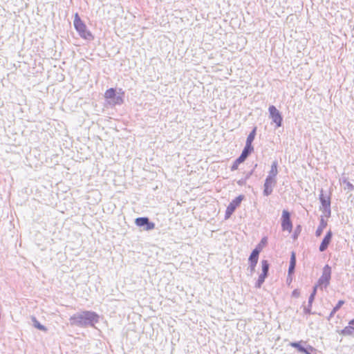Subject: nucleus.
Returning <instances> with one entry per match:
<instances>
[{
  "instance_id": "2",
  "label": "nucleus",
  "mask_w": 354,
  "mask_h": 354,
  "mask_svg": "<svg viewBox=\"0 0 354 354\" xmlns=\"http://www.w3.org/2000/svg\"><path fill=\"white\" fill-rule=\"evenodd\" d=\"M73 24L75 28L78 32L81 37L88 40H91L93 39L92 34L87 30L86 26L81 20L77 13L75 15Z\"/></svg>"
},
{
  "instance_id": "21",
  "label": "nucleus",
  "mask_w": 354,
  "mask_h": 354,
  "mask_svg": "<svg viewBox=\"0 0 354 354\" xmlns=\"http://www.w3.org/2000/svg\"><path fill=\"white\" fill-rule=\"evenodd\" d=\"M257 132V127H255L252 131L249 133L246 139V143L252 145V142L254 140Z\"/></svg>"
},
{
  "instance_id": "23",
  "label": "nucleus",
  "mask_w": 354,
  "mask_h": 354,
  "mask_svg": "<svg viewBox=\"0 0 354 354\" xmlns=\"http://www.w3.org/2000/svg\"><path fill=\"white\" fill-rule=\"evenodd\" d=\"M267 276L268 275L261 273L259 276L258 280H257V281L255 283V287L258 288H261V285L265 281V279L267 277Z\"/></svg>"
},
{
  "instance_id": "33",
  "label": "nucleus",
  "mask_w": 354,
  "mask_h": 354,
  "mask_svg": "<svg viewBox=\"0 0 354 354\" xmlns=\"http://www.w3.org/2000/svg\"><path fill=\"white\" fill-rule=\"evenodd\" d=\"M318 286H317V285H315V286L313 287V292H312V293H311V294H314V295L315 296L316 292H317V287H318Z\"/></svg>"
},
{
  "instance_id": "4",
  "label": "nucleus",
  "mask_w": 354,
  "mask_h": 354,
  "mask_svg": "<svg viewBox=\"0 0 354 354\" xmlns=\"http://www.w3.org/2000/svg\"><path fill=\"white\" fill-rule=\"evenodd\" d=\"M290 346L297 348L299 353L304 354H316L315 349L312 346L307 344L306 342H290Z\"/></svg>"
},
{
  "instance_id": "9",
  "label": "nucleus",
  "mask_w": 354,
  "mask_h": 354,
  "mask_svg": "<svg viewBox=\"0 0 354 354\" xmlns=\"http://www.w3.org/2000/svg\"><path fill=\"white\" fill-rule=\"evenodd\" d=\"M137 226L143 227L145 230L149 231L155 227V224L151 222L147 217H139L135 221Z\"/></svg>"
},
{
  "instance_id": "28",
  "label": "nucleus",
  "mask_w": 354,
  "mask_h": 354,
  "mask_svg": "<svg viewBox=\"0 0 354 354\" xmlns=\"http://www.w3.org/2000/svg\"><path fill=\"white\" fill-rule=\"evenodd\" d=\"M246 181H247V179L244 177V178L240 179L239 180H238L237 183L239 185L243 186V185H245Z\"/></svg>"
},
{
  "instance_id": "17",
  "label": "nucleus",
  "mask_w": 354,
  "mask_h": 354,
  "mask_svg": "<svg viewBox=\"0 0 354 354\" xmlns=\"http://www.w3.org/2000/svg\"><path fill=\"white\" fill-rule=\"evenodd\" d=\"M253 151H254V147H253L252 145L245 142V147L243 148L241 153L248 158Z\"/></svg>"
},
{
  "instance_id": "31",
  "label": "nucleus",
  "mask_w": 354,
  "mask_h": 354,
  "mask_svg": "<svg viewBox=\"0 0 354 354\" xmlns=\"http://www.w3.org/2000/svg\"><path fill=\"white\" fill-rule=\"evenodd\" d=\"M256 266L250 265L248 267V270H250V275H252L253 272L255 270Z\"/></svg>"
},
{
  "instance_id": "8",
  "label": "nucleus",
  "mask_w": 354,
  "mask_h": 354,
  "mask_svg": "<svg viewBox=\"0 0 354 354\" xmlns=\"http://www.w3.org/2000/svg\"><path fill=\"white\" fill-rule=\"evenodd\" d=\"M281 228L283 231L291 232L292 230V223L290 220V214L286 210L283 209L281 215Z\"/></svg>"
},
{
  "instance_id": "20",
  "label": "nucleus",
  "mask_w": 354,
  "mask_h": 354,
  "mask_svg": "<svg viewBox=\"0 0 354 354\" xmlns=\"http://www.w3.org/2000/svg\"><path fill=\"white\" fill-rule=\"evenodd\" d=\"M32 321L33 322V326L40 330H42V331H46L47 330V328L42 324H41L38 320L36 319V317H32Z\"/></svg>"
},
{
  "instance_id": "7",
  "label": "nucleus",
  "mask_w": 354,
  "mask_h": 354,
  "mask_svg": "<svg viewBox=\"0 0 354 354\" xmlns=\"http://www.w3.org/2000/svg\"><path fill=\"white\" fill-rule=\"evenodd\" d=\"M243 198L244 196L243 195H239L230 203V204L226 208L225 214V219H227L231 216V215L235 211L236 207L240 205L241 201L243 200Z\"/></svg>"
},
{
  "instance_id": "5",
  "label": "nucleus",
  "mask_w": 354,
  "mask_h": 354,
  "mask_svg": "<svg viewBox=\"0 0 354 354\" xmlns=\"http://www.w3.org/2000/svg\"><path fill=\"white\" fill-rule=\"evenodd\" d=\"M331 278V268L328 265H326L323 268L322 274L317 281V286L326 288Z\"/></svg>"
},
{
  "instance_id": "11",
  "label": "nucleus",
  "mask_w": 354,
  "mask_h": 354,
  "mask_svg": "<svg viewBox=\"0 0 354 354\" xmlns=\"http://www.w3.org/2000/svg\"><path fill=\"white\" fill-rule=\"evenodd\" d=\"M124 92L122 88L118 89L116 95L112 98V100H109V103L113 106L115 105H121L124 102Z\"/></svg>"
},
{
  "instance_id": "1",
  "label": "nucleus",
  "mask_w": 354,
  "mask_h": 354,
  "mask_svg": "<svg viewBox=\"0 0 354 354\" xmlns=\"http://www.w3.org/2000/svg\"><path fill=\"white\" fill-rule=\"evenodd\" d=\"M71 326L85 328L94 326L99 322V315L93 311L84 310L73 315L69 319Z\"/></svg>"
},
{
  "instance_id": "10",
  "label": "nucleus",
  "mask_w": 354,
  "mask_h": 354,
  "mask_svg": "<svg viewBox=\"0 0 354 354\" xmlns=\"http://www.w3.org/2000/svg\"><path fill=\"white\" fill-rule=\"evenodd\" d=\"M277 183L276 179L266 177L263 187V194L266 196L270 195L272 192L273 187Z\"/></svg>"
},
{
  "instance_id": "27",
  "label": "nucleus",
  "mask_w": 354,
  "mask_h": 354,
  "mask_svg": "<svg viewBox=\"0 0 354 354\" xmlns=\"http://www.w3.org/2000/svg\"><path fill=\"white\" fill-rule=\"evenodd\" d=\"M311 308L312 306H309V304H308V306H305L304 308V312L306 314H311Z\"/></svg>"
},
{
  "instance_id": "3",
  "label": "nucleus",
  "mask_w": 354,
  "mask_h": 354,
  "mask_svg": "<svg viewBox=\"0 0 354 354\" xmlns=\"http://www.w3.org/2000/svg\"><path fill=\"white\" fill-rule=\"evenodd\" d=\"M319 198L322 205L320 210L323 212L326 217H330L331 214L330 195L324 194V191L322 189L320 190Z\"/></svg>"
},
{
  "instance_id": "25",
  "label": "nucleus",
  "mask_w": 354,
  "mask_h": 354,
  "mask_svg": "<svg viewBox=\"0 0 354 354\" xmlns=\"http://www.w3.org/2000/svg\"><path fill=\"white\" fill-rule=\"evenodd\" d=\"M246 158H247V157L245 156L241 153L239 157L238 158H236V160L237 161V162L241 164V163L243 162L246 160Z\"/></svg>"
},
{
  "instance_id": "37",
  "label": "nucleus",
  "mask_w": 354,
  "mask_h": 354,
  "mask_svg": "<svg viewBox=\"0 0 354 354\" xmlns=\"http://www.w3.org/2000/svg\"><path fill=\"white\" fill-rule=\"evenodd\" d=\"M266 242V238H263L262 240H261V243H264Z\"/></svg>"
},
{
  "instance_id": "19",
  "label": "nucleus",
  "mask_w": 354,
  "mask_h": 354,
  "mask_svg": "<svg viewBox=\"0 0 354 354\" xmlns=\"http://www.w3.org/2000/svg\"><path fill=\"white\" fill-rule=\"evenodd\" d=\"M341 334L343 335H354V327L348 326L345 327L342 331Z\"/></svg>"
},
{
  "instance_id": "34",
  "label": "nucleus",
  "mask_w": 354,
  "mask_h": 354,
  "mask_svg": "<svg viewBox=\"0 0 354 354\" xmlns=\"http://www.w3.org/2000/svg\"><path fill=\"white\" fill-rule=\"evenodd\" d=\"M252 172H248L246 174H245V178L248 180V178H250V177L252 176Z\"/></svg>"
},
{
  "instance_id": "14",
  "label": "nucleus",
  "mask_w": 354,
  "mask_h": 354,
  "mask_svg": "<svg viewBox=\"0 0 354 354\" xmlns=\"http://www.w3.org/2000/svg\"><path fill=\"white\" fill-rule=\"evenodd\" d=\"M277 167H278L277 161V160L273 161L271 165L270 170L268 172V175L267 176V177L276 179V176L278 174Z\"/></svg>"
},
{
  "instance_id": "15",
  "label": "nucleus",
  "mask_w": 354,
  "mask_h": 354,
  "mask_svg": "<svg viewBox=\"0 0 354 354\" xmlns=\"http://www.w3.org/2000/svg\"><path fill=\"white\" fill-rule=\"evenodd\" d=\"M296 266V255L295 252H292L290 260V265L288 268V274H291L294 272Z\"/></svg>"
},
{
  "instance_id": "35",
  "label": "nucleus",
  "mask_w": 354,
  "mask_h": 354,
  "mask_svg": "<svg viewBox=\"0 0 354 354\" xmlns=\"http://www.w3.org/2000/svg\"><path fill=\"white\" fill-rule=\"evenodd\" d=\"M257 167V164H255L253 169L250 171V172H252V174H253L254 173V169Z\"/></svg>"
},
{
  "instance_id": "36",
  "label": "nucleus",
  "mask_w": 354,
  "mask_h": 354,
  "mask_svg": "<svg viewBox=\"0 0 354 354\" xmlns=\"http://www.w3.org/2000/svg\"><path fill=\"white\" fill-rule=\"evenodd\" d=\"M349 324L350 325H354V318L352 320L350 321Z\"/></svg>"
},
{
  "instance_id": "18",
  "label": "nucleus",
  "mask_w": 354,
  "mask_h": 354,
  "mask_svg": "<svg viewBox=\"0 0 354 354\" xmlns=\"http://www.w3.org/2000/svg\"><path fill=\"white\" fill-rule=\"evenodd\" d=\"M118 91L113 88H111L106 91L104 97L106 99L111 100L116 95Z\"/></svg>"
},
{
  "instance_id": "32",
  "label": "nucleus",
  "mask_w": 354,
  "mask_h": 354,
  "mask_svg": "<svg viewBox=\"0 0 354 354\" xmlns=\"http://www.w3.org/2000/svg\"><path fill=\"white\" fill-rule=\"evenodd\" d=\"M292 295L295 297H298L299 295V292L297 290H295L292 291Z\"/></svg>"
},
{
  "instance_id": "26",
  "label": "nucleus",
  "mask_w": 354,
  "mask_h": 354,
  "mask_svg": "<svg viewBox=\"0 0 354 354\" xmlns=\"http://www.w3.org/2000/svg\"><path fill=\"white\" fill-rule=\"evenodd\" d=\"M239 165L240 164L239 162H237V161L235 160L234 162H233L232 165L231 166V170L235 171V170L238 169Z\"/></svg>"
},
{
  "instance_id": "13",
  "label": "nucleus",
  "mask_w": 354,
  "mask_h": 354,
  "mask_svg": "<svg viewBox=\"0 0 354 354\" xmlns=\"http://www.w3.org/2000/svg\"><path fill=\"white\" fill-rule=\"evenodd\" d=\"M260 253V250L258 248H256L254 249L252 252V253L250 255V257L248 259L250 265L252 266H257L258 259H259V255Z\"/></svg>"
},
{
  "instance_id": "22",
  "label": "nucleus",
  "mask_w": 354,
  "mask_h": 354,
  "mask_svg": "<svg viewBox=\"0 0 354 354\" xmlns=\"http://www.w3.org/2000/svg\"><path fill=\"white\" fill-rule=\"evenodd\" d=\"M261 266H262V274H268L269 271V263L267 260L261 261Z\"/></svg>"
},
{
  "instance_id": "16",
  "label": "nucleus",
  "mask_w": 354,
  "mask_h": 354,
  "mask_svg": "<svg viewBox=\"0 0 354 354\" xmlns=\"http://www.w3.org/2000/svg\"><path fill=\"white\" fill-rule=\"evenodd\" d=\"M326 225H327V222L322 217L320 219L319 225L315 232V235L317 236H321V234L323 232L324 229L326 228Z\"/></svg>"
},
{
  "instance_id": "29",
  "label": "nucleus",
  "mask_w": 354,
  "mask_h": 354,
  "mask_svg": "<svg viewBox=\"0 0 354 354\" xmlns=\"http://www.w3.org/2000/svg\"><path fill=\"white\" fill-rule=\"evenodd\" d=\"M315 296L314 295V294H310V297L308 298V302L310 306H312V304H313V301L315 299Z\"/></svg>"
},
{
  "instance_id": "24",
  "label": "nucleus",
  "mask_w": 354,
  "mask_h": 354,
  "mask_svg": "<svg viewBox=\"0 0 354 354\" xmlns=\"http://www.w3.org/2000/svg\"><path fill=\"white\" fill-rule=\"evenodd\" d=\"M344 304V301H342V300H339L337 304H336V306L333 308V309L332 310L330 314V317H333L335 313L341 308V306Z\"/></svg>"
},
{
  "instance_id": "12",
  "label": "nucleus",
  "mask_w": 354,
  "mask_h": 354,
  "mask_svg": "<svg viewBox=\"0 0 354 354\" xmlns=\"http://www.w3.org/2000/svg\"><path fill=\"white\" fill-rule=\"evenodd\" d=\"M332 236H333V233H332L331 230H329L325 235L324 238L323 239V240L319 245V250L320 252H324L328 248V247L331 241Z\"/></svg>"
},
{
  "instance_id": "6",
  "label": "nucleus",
  "mask_w": 354,
  "mask_h": 354,
  "mask_svg": "<svg viewBox=\"0 0 354 354\" xmlns=\"http://www.w3.org/2000/svg\"><path fill=\"white\" fill-rule=\"evenodd\" d=\"M270 118L275 124L276 127H280L282 124L283 118L279 111L274 106L271 105L268 108Z\"/></svg>"
},
{
  "instance_id": "30",
  "label": "nucleus",
  "mask_w": 354,
  "mask_h": 354,
  "mask_svg": "<svg viewBox=\"0 0 354 354\" xmlns=\"http://www.w3.org/2000/svg\"><path fill=\"white\" fill-rule=\"evenodd\" d=\"M344 183H346V186H347V188L349 189V190H353L354 189V186L353 185V184H351L350 182H346V180H344Z\"/></svg>"
}]
</instances>
